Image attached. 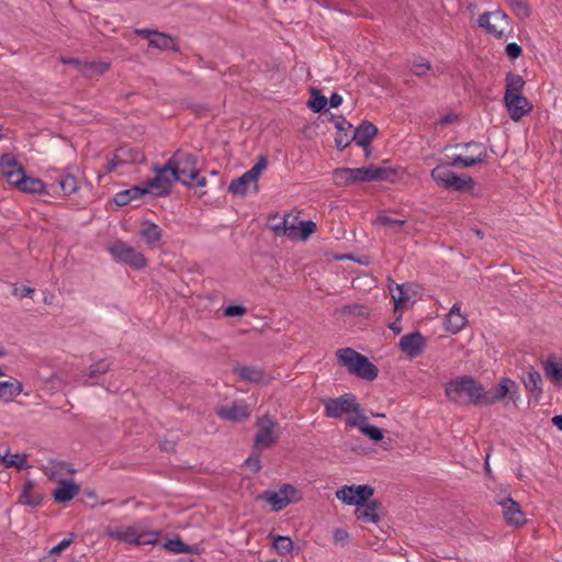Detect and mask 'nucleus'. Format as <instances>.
<instances>
[{
  "mask_svg": "<svg viewBox=\"0 0 562 562\" xmlns=\"http://www.w3.org/2000/svg\"><path fill=\"white\" fill-rule=\"evenodd\" d=\"M447 397L457 404L483 406L484 386L470 375L451 380L446 385Z\"/></svg>",
  "mask_w": 562,
  "mask_h": 562,
  "instance_id": "f257e3e1",
  "label": "nucleus"
},
{
  "mask_svg": "<svg viewBox=\"0 0 562 562\" xmlns=\"http://www.w3.org/2000/svg\"><path fill=\"white\" fill-rule=\"evenodd\" d=\"M334 176L339 183H359L367 181L393 180L396 170L391 167L367 166L361 168H338Z\"/></svg>",
  "mask_w": 562,
  "mask_h": 562,
  "instance_id": "f03ea898",
  "label": "nucleus"
},
{
  "mask_svg": "<svg viewBox=\"0 0 562 562\" xmlns=\"http://www.w3.org/2000/svg\"><path fill=\"white\" fill-rule=\"evenodd\" d=\"M103 533L113 540L135 547L155 544L160 536L159 531L146 530L137 525L106 526Z\"/></svg>",
  "mask_w": 562,
  "mask_h": 562,
  "instance_id": "7ed1b4c3",
  "label": "nucleus"
},
{
  "mask_svg": "<svg viewBox=\"0 0 562 562\" xmlns=\"http://www.w3.org/2000/svg\"><path fill=\"white\" fill-rule=\"evenodd\" d=\"M336 356L338 363L346 367L351 374L367 381L376 379L379 370L366 356L351 348L338 349Z\"/></svg>",
  "mask_w": 562,
  "mask_h": 562,
  "instance_id": "20e7f679",
  "label": "nucleus"
},
{
  "mask_svg": "<svg viewBox=\"0 0 562 562\" xmlns=\"http://www.w3.org/2000/svg\"><path fill=\"white\" fill-rule=\"evenodd\" d=\"M165 169H170L171 180H177L186 187H192L198 176L196 157L183 150H177L165 164Z\"/></svg>",
  "mask_w": 562,
  "mask_h": 562,
  "instance_id": "39448f33",
  "label": "nucleus"
},
{
  "mask_svg": "<svg viewBox=\"0 0 562 562\" xmlns=\"http://www.w3.org/2000/svg\"><path fill=\"white\" fill-rule=\"evenodd\" d=\"M267 159L265 156H260L257 162L240 177L233 179L228 186V192L233 195L244 196L249 190L250 184L254 186L257 192L258 180L262 171L267 168Z\"/></svg>",
  "mask_w": 562,
  "mask_h": 562,
  "instance_id": "423d86ee",
  "label": "nucleus"
},
{
  "mask_svg": "<svg viewBox=\"0 0 562 562\" xmlns=\"http://www.w3.org/2000/svg\"><path fill=\"white\" fill-rule=\"evenodd\" d=\"M259 498L269 503L273 512H280L292 503L302 499L301 492L292 484H282L277 491H265Z\"/></svg>",
  "mask_w": 562,
  "mask_h": 562,
  "instance_id": "0eeeda50",
  "label": "nucleus"
},
{
  "mask_svg": "<svg viewBox=\"0 0 562 562\" xmlns=\"http://www.w3.org/2000/svg\"><path fill=\"white\" fill-rule=\"evenodd\" d=\"M434 181L445 189L456 191H470L474 187V180L471 177L458 176L447 166H437L431 170Z\"/></svg>",
  "mask_w": 562,
  "mask_h": 562,
  "instance_id": "6e6552de",
  "label": "nucleus"
},
{
  "mask_svg": "<svg viewBox=\"0 0 562 562\" xmlns=\"http://www.w3.org/2000/svg\"><path fill=\"white\" fill-rule=\"evenodd\" d=\"M115 261L128 265L134 269H143L147 266V259L135 247L125 241L116 240L108 247Z\"/></svg>",
  "mask_w": 562,
  "mask_h": 562,
  "instance_id": "1a4fd4ad",
  "label": "nucleus"
},
{
  "mask_svg": "<svg viewBox=\"0 0 562 562\" xmlns=\"http://www.w3.org/2000/svg\"><path fill=\"white\" fill-rule=\"evenodd\" d=\"M477 25L496 38L505 37L510 27L509 18L502 10L482 13L477 19Z\"/></svg>",
  "mask_w": 562,
  "mask_h": 562,
  "instance_id": "9d476101",
  "label": "nucleus"
},
{
  "mask_svg": "<svg viewBox=\"0 0 562 562\" xmlns=\"http://www.w3.org/2000/svg\"><path fill=\"white\" fill-rule=\"evenodd\" d=\"M456 148H464L469 155H454L451 157V166L463 168H470L479 164H483L487 160L488 154L485 146L479 142H469L463 144H457Z\"/></svg>",
  "mask_w": 562,
  "mask_h": 562,
  "instance_id": "9b49d317",
  "label": "nucleus"
},
{
  "mask_svg": "<svg viewBox=\"0 0 562 562\" xmlns=\"http://www.w3.org/2000/svg\"><path fill=\"white\" fill-rule=\"evenodd\" d=\"M325 406V415L329 418H339L346 414L359 413L360 405L356 401V396L346 393L336 398H327L323 401Z\"/></svg>",
  "mask_w": 562,
  "mask_h": 562,
  "instance_id": "f8f14e48",
  "label": "nucleus"
},
{
  "mask_svg": "<svg viewBox=\"0 0 562 562\" xmlns=\"http://www.w3.org/2000/svg\"><path fill=\"white\" fill-rule=\"evenodd\" d=\"M506 397L514 404H517L520 398V393L517 383L510 378L504 376L499 380L494 393L484 390L483 406L494 405Z\"/></svg>",
  "mask_w": 562,
  "mask_h": 562,
  "instance_id": "ddd939ff",
  "label": "nucleus"
},
{
  "mask_svg": "<svg viewBox=\"0 0 562 562\" xmlns=\"http://www.w3.org/2000/svg\"><path fill=\"white\" fill-rule=\"evenodd\" d=\"M277 425V422L267 415L257 419V432L254 439L256 449H267L277 442L278 436L274 434Z\"/></svg>",
  "mask_w": 562,
  "mask_h": 562,
  "instance_id": "4468645a",
  "label": "nucleus"
},
{
  "mask_svg": "<svg viewBox=\"0 0 562 562\" xmlns=\"http://www.w3.org/2000/svg\"><path fill=\"white\" fill-rule=\"evenodd\" d=\"M217 416L226 422L243 423L250 417L251 408L245 401H235L216 408Z\"/></svg>",
  "mask_w": 562,
  "mask_h": 562,
  "instance_id": "2eb2a0df",
  "label": "nucleus"
},
{
  "mask_svg": "<svg viewBox=\"0 0 562 562\" xmlns=\"http://www.w3.org/2000/svg\"><path fill=\"white\" fill-rule=\"evenodd\" d=\"M426 346V338L420 331L406 334L402 336L398 341L400 350L411 360L419 357L424 352Z\"/></svg>",
  "mask_w": 562,
  "mask_h": 562,
  "instance_id": "dca6fc26",
  "label": "nucleus"
},
{
  "mask_svg": "<svg viewBox=\"0 0 562 562\" xmlns=\"http://www.w3.org/2000/svg\"><path fill=\"white\" fill-rule=\"evenodd\" d=\"M497 504L502 507V515L507 525L514 528H520L526 525L527 519L520 508V505L512 497L498 501Z\"/></svg>",
  "mask_w": 562,
  "mask_h": 562,
  "instance_id": "f3484780",
  "label": "nucleus"
},
{
  "mask_svg": "<svg viewBox=\"0 0 562 562\" xmlns=\"http://www.w3.org/2000/svg\"><path fill=\"white\" fill-rule=\"evenodd\" d=\"M504 102L507 108L509 117L514 122H518L532 110L528 99L522 94L504 98Z\"/></svg>",
  "mask_w": 562,
  "mask_h": 562,
  "instance_id": "a211bd4d",
  "label": "nucleus"
},
{
  "mask_svg": "<svg viewBox=\"0 0 562 562\" xmlns=\"http://www.w3.org/2000/svg\"><path fill=\"white\" fill-rule=\"evenodd\" d=\"M61 64L71 65L75 69H77L81 75L86 77H92L93 75H102L104 74L110 65L106 63H87L78 58H60Z\"/></svg>",
  "mask_w": 562,
  "mask_h": 562,
  "instance_id": "6ab92c4d",
  "label": "nucleus"
},
{
  "mask_svg": "<svg viewBox=\"0 0 562 562\" xmlns=\"http://www.w3.org/2000/svg\"><path fill=\"white\" fill-rule=\"evenodd\" d=\"M16 188L19 191L23 193L30 194H46V184L40 179L35 177L27 176L25 170L16 178V180L11 184Z\"/></svg>",
  "mask_w": 562,
  "mask_h": 562,
  "instance_id": "aec40b11",
  "label": "nucleus"
},
{
  "mask_svg": "<svg viewBox=\"0 0 562 562\" xmlns=\"http://www.w3.org/2000/svg\"><path fill=\"white\" fill-rule=\"evenodd\" d=\"M392 299L395 303L394 310H406L415 303V291L412 283L395 284V291L390 286Z\"/></svg>",
  "mask_w": 562,
  "mask_h": 562,
  "instance_id": "412c9836",
  "label": "nucleus"
},
{
  "mask_svg": "<svg viewBox=\"0 0 562 562\" xmlns=\"http://www.w3.org/2000/svg\"><path fill=\"white\" fill-rule=\"evenodd\" d=\"M24 170L14 155L3 154L0 157V172L11 186Z\"/></svg>",
  "mask_w": 562,
  "mask_h": 562,
  "instance_id": "4be33fe9",
  "label": "nucleus"
},
{
  "mask_svg": "<svg viewBox=\"0 0 562 562\" xmlns=\"http://www.w3.org/2000/svg\"><path fill=\"white\" fill-rule=\"evenodd\" d=\"M80 491V486L70 480H59L53 491V497L57 503H67L74 499Z\"/></svg>",
  "mask_w": 562,
  "mask_h": 562,
  "instance_id": "5701e85b",
  "label": "nucleus"
},
{
  "mask_svg": "<svg viewBox=\"0 0 562 562\" xmlns=\"http://www.w3.org/2000/svg\"><path fill=\"white\" fill-rule=\"evenodd\" d=\"M380 508L381 502L373 499L357 506L355 509V516L358 520L370 524H378L380 521Z\"/></svg>",
  "mask_w": 562,
  "mask_h": 562,
  "instance_id": "b1692460",
  "label": "nucleus"
},
{
  "mask_svg": "<svg viewBox=\"0 0 562 562\" xmlns=\"http://www.w3.org/2000/svg\"><path fill=\"white\" fill-rule=\"evenodd\" d=\"M525 389L530 392L536 398H539L543 393V382L540 373L532 367L527 368L521 376Z\"/></svg>",
  "mask_w": 562,
  "mask_h": 562,
  "instance_id": "393cba45",
  "label": "nucleus"
},
{
  "mask_svg": "<svg viewBox=\"0 0 562 562\" xmlns=\"http://www.w3.org/2000/svg\"><path fill=\"white\" fill-rule=\"evenodd\" d=\"M378 133V128L375 125L368 121H363L358 128L352 131V138H355V143L362 147L363 149L369 148L372 139Z\"/></svg>",
  "mask_w": 562,
  "mask_h": 562,
  "instance_id": "a878e982",
  "label": "nucleus"
},
{
  "mask_svg": "<svg viewBox=\"0 0 562 562\" xmlns=\"http://www.w3.org/2000/svg\"><path fill=\"white\" fill-rule=\"evenodd\" d=\"M43 471L49 480L56 482H59V480H66V475H70L75 472L69 463L58 460H49L44 465Z\"/></svg>",
  "mask_w": 562,
  "mask_h": 562,
  "instance_id": "bb28decb",
  "label": "nucleus"
},
{
  "mask_svg": "<svg viewBox=\"0 0 562 562\" xmlns=\"http://www.w3.org/2000/svg\"><path fill=\"white\" fill-rule=\"evenodd\" d=\"M296 222L297 217L291 214H285L278 223L271 225V229L277 236H285L292 240H296Z\"/></svg>",
  "mask_w": 562,
  "mask_h": 562,
  "instance_id": "cd10ccee",
  "label": "nucleus"
},
{
  "mask_svg": "<svg viewBox=\"0 0 562 562\" xmlns=\"http://www.w3.org/2000/svg\"><path fill=\"white\" fill-rule=\"evenodd\" d=\"M164 231L154 222L144 221L140 223L139 237L147 246L154 248L158 246L162 238Z\"/></svg>",
  "mask_w": 562,
  "mask_h": 562,
  "instance_id": "c85d7f7f",
  "label": "nucleus"
},
{
  "mask_svg": "<svg viewBox=\"0 0 562 562\" xmlns=\"http://www.w3.org/2000/svg\"><path fill=\"white\" fill-rule=\"evenodd\" d=\"M42 502L43 496L35 490V483L31 480L25 481L22 485L19 503L31 507H37Z\"/></svg>",
  "mask_w": 562,
  "mask_h": 562,
  "instance_id": "c756f323",
  "label": "nucleus"
},
{
  "mask_svg": "<svg viewBox=\"0 0 562 562\" xmlns=\"http://www.w3.org/2000/svg\"><path fill=\"white\" fill-rule=\"evenodd\" d=\"M144 195H146V189L143 188V184L134 186L117 192L113 201L117 206H125L131 202L139 201Z\"/></svg>",
  "mask_w": 562,
  "mask_h": 562,
  "instance_id": "7c9ffc66",
  "label": "nucleus"
},
{
  "mask_svg": "<svg viewBox=\"0 0 562 562\" xmlns=\"http://www.w3.org/2000/svg\"><path fill=\"white\" fill-rule=\"evenodd\" d=\"M170 179H172V175L170 173ZM177 182V180H161L157 176L153 179L147 180L143 188L146 189V194L154 192L157 196L168 195L170 193V189L172 183Z\"/></svg>",
  "mask_w": 562,
  "mask_h": 562,
  "instance_id": "2f4dec72",
  "label": "nucleus"
},
{
  "mask_svg": "<svg viewBox=\"0 0 562 562\" xmlns=\"http://www.w3.org/2000/svg\"><path fill=\"white\" fill-rule=\"evenodd\" d=\"M461 305L456 303L447 315L446 327L451 333L460 331L467 324L465 317L460 313Z\"/></svg>",
  "mask_w": 562,
  "mask_h": 562,
  "instance_id": "473e14b6",
  "label": "nucleus"
},
{
  "mask_svg": "<svg viewBox=\"0 0 562 562\" xmlns=\"http://www.w3.org/2000/svg\"><path fill=\"white\" fill-rule=\"evenodd\" d=\"M22 392V384L15 380L0 382V400L4 402L13 401Z\"/></svg>",
  "mask_w": 562,
  "mask_h": 562,
  "instance_id": "72a5a7b5",
  "label": "nucleus"
},
{
  "mask_svg": "<svg viewBox=\"0 0 562 562\" xmlns=\"http://www.w3.org/2000/svg\"><path fill=\"white\" fill-rule=\"evenodd\" d=\"M505 82L506 89L504 98L520 95L526 83L520 75L514 72H508L506 75Z\"/></svg>",
  "mask_w": 562,
  "mask_h": 562,
  "instance_id": "f704fd0d",
  "label": "nucleus"
},
{
  "mask_svg": "<svg viewBox=\"0 0 562 562\" xmlns=\"http://www.w3.org/2000/svg\"><path fill=\"white\" fill-rule=\"evenodd\" d=\"M546 376L559 386L562 385V363L549 358L543 364Z\"/></svg>",
  "mask_w": 562,
  "mask_h": 562,
  "instance_id": "c9c22d12",
  "label": "nucleus"
},
{
  "mask_svg": "<svg viewBox=\"0 0 562 562\" xmlns=\"http://www.w3.org/2000/svg\"><path fill=\"white\" fill-rule=\"evenodd\" d=\"M27 454L15 453L11 454L5 452L1 454V462L5 468H16L18 470L27 469L30 465L26 463Z\"/></svg>",
  "mask_w": 562,
  "mask_h": 562,
  "instance_id": "e433bc0d",
  "label": "nucleus"
},
{
  "mask_svg": "<svg viewBox=\"0 0 562 562\" xmlns=\"http://www.w3.org/2000/svg\"><path fill=\"white\" fill-rule=\"evenodd\" d=\"M149 46L162 50H177L172 37L166 33H160L158 31L154 32V36L150 37Z\"/></svg>",
  "mask_w": 562,
  "mask_h": 562,
  "instance_id": "4c0bfd02",
  "label": "nucleus"
},
{
  "mask_svg": "<svg viewBox=\"0 0 562 562\" xmlns=\"http://www.w3.org/2000/svg\"><path fill=\"white\" fill-rule=\"evenodd\" d=\"M234 372L237 373L240 379L249 382H261L265 376L263 371L257 367H240L236 368Z\"/></svg>",
  "mask_w": 562,
  "mask_h": 562,
  "instance_id": "58836bf2",
  "label": "nucleus"
},
{
  "mask_svg": "<svg viewBox=\"0 0 562 562\" xmlns=\"http://www.w3.org/2000/svg\"><path fill=\"white\" fill-rule=\"evenodd\" d=\"M374 223L386 227L393 233H400L402 228L406 225L405 220L393 218L386 214H379Z\"/></svg>",
  "mask_w": 562,
  "mask_h": 562,
  "instance_id": "ea45409f",
  "label": "nucleus"
},
{
  "mask_svg": "<svg viewBox=\"0 0 562 562\" xmlns=\"http://www.w3.org/2000/svg\"><path fill=\"white\" fill-rule=\"evenodd\" d=\"M56 181L65 195H70L78 190V180L72 175L63 173L58 176Z\"/></svg>",
  "mask_w": 562,
  "mask_h": 562,
  "instance_id": "a19ab883",
  "label": "nucleus"
},
{
  "mask_svg": "<svg viewBox=\"0 0 562 562\" xmlns=\"http://www.w3.org/2000/svg\"><path fill=\"white\" fill-rule=\"evenodd\" d=\"M327 102V98L323 95L319 90L313 89L311 93V99L307 101V106L313 112L318 113L325 109Z\"/></svg>",
  "mask_w": 562,
  "mask_h": 562,
  "instance_id": "79ce46f5",
  "label": "nucleus"
},
{
  "mask_svg": "<svg viewBox=\"0 0 562 562\" xmlns=\"http://www.w3.org/2000/svg\"><path fill=\"white\" fill-rule=\"evenodd\" d=\"M356 497V507L370 502L369 498L374 494V488L370 485H351Z\"/></svg>",
  "mask_w": 562,
  "mask_h": 562,
  "instance_id": "37998d69",
  "label": "nucleus"
},
{
  "mask_svg": "<svg viewBox=\"0 0 562 562\" xmlns=\"http://www.w3.org/2000/svg\"><path fill=\"white\" fill-rule=\"evenodd\" d=\"M273 548L279 554H288L293 550V541L288 536H276L273 538Z\"/></svg>",
  "mask_w": 562,
  "mask_h": 562,
  "instance_id": "c03bdc74",
  "label": "nucleus"
},
{
  "mask_svg": "<svg viewBox=\"0 0 562 562\" xmlns=\"http://www.w3.org/2000/svg\"><path fill=\"white\" fill-rule=\"evenodd\" d=\"M165 547L173 553H198L195 548L186 544L180 538L169 540Z\"/></svg>",
  "mask_w": 562,
  "mask_h": 562,
  "instance_id": "a18cd8bd",
  "label": "nucleus"
},
{
  "mask_svg": "<svg viewBox=\"0 0 562 562\" xmlns=\"http://www.w3.org/2000/svg\"><path fill=\"white\" fill-rule=\"evenodd\" d=\"M297 239L306 240L316 231V224L312 221L296 222Z\"/></svg>",
  "mask_w": 562,
  "mask_h": 562,
  "instance_id": "49530a36",
  "label": "nucleus"
},
{
  "mask_svg": "<svg viewBox=\"0 0 562 562\" xmlns=\"http://www.w3.org/2000/svg\"><path fill=\"white\" fill-rule=\"evenodd\" d=\"M352 486H342L341 488L336 491V497L347 505L356 506V497Z\"/></svg>",
  "mask_w": 562,
  "mask_h": 562,
  "instance_id": "de8ad7c7",
  "label": "nucleus"
},
{
  "mask_svg": "<svg viewBox=\"0 0 562 562\" xmlns=\"http://www.w3.org/2000/svg\"><path fill=\"white\" fill-rule=\"evenodd\" d=\"M110 370V364L105 360H100L90 366L88 371L89 378H97L101 374L106 373Z\"/></svg>",
  "mask_w": 562,
  "mask_h": 562,
  "instance_id": "09e8293b",
  "label": "nucleus"
},
{
  "mask_svg": "<svg viewBox=\"0 0 562 562\" xmlns=\"http://www.w3.org/2000/svg\"><path fill=\"white\" fill-rule=\"evenodd\" d=\"M330 120L334 122L335 127L338 130V134L352 133L353 126L344 116H336L331 114Z\"/></svg>",
  "mask_w": 562,
  "mask_h": 562,
  "instance_id": "8fccbe9b",
  "label": "nucleus"
},
{
  "mask_svg": "<svg viewBox=\"0 0 562 562\" xmlns=\"http://www.w3.org/2000/svg\"><path fill=\"white\" fill-rule=\"evenodd\" d=\"M361 434L369 437L373 441H380L383 439V431L380 428L369 424L361 427Z\"/></svg>",
  "mask_w": 562,
  "mask_h": 562,
  "instance_id": "3c124183",
  "label": "nucleus"
},
{
  "mask_svg": "<svg viewBox=\"0 0 562 562\" xmlns=\"http://www.w3.org/2000/svg\"><path fill=\"white\" fill-rule=\"evenodd\" d=\"M430 68H431V66L428 60L418 58L412 65V72L415 76H424L430 70Z\"/></svg>",
  "mask_w": 562,
  "mask_h": 562,
  "instance_id": "603ef678",
  "label": "nucleus"
},
{
  "mask_svg": "<svg viewBox=\"0 0 562 562\" xmlns=\"http://www.w3.org/2000/svg\"><path fill=\"white\" fill-rule=\"evenodd\" d=\"M351 142H355V138H352V133H341L335 137V144L339 150H344L347 146L350 145Z\"/></svg>",
  "mask_w": 562,
  "mask_h": 562,
  "instance_id": "864d4df0",
  "label": "nucleus"
},
{
  "mask_svg": "<svg viewBox=\"0 0 562 562\" xmlns=\"http://www.w3.org/2000/svg\"><path fill=\"white\" fill-rule=\"evenodd\" d=\"M74 539H75V535L70 533L69 538L61 540L57 546L53 547L49 550L48 554L49 555L60 554L61 551H64L66 548H68L74 542Z\"/></svg>",
  "mask_w": 562,
  "mask_h": 562,
  "instance_id": "5fc2aeb1",
  "label": "nucleus"
},
{
  "mask_svg": "<svg viewBox=\"0 0 562 562\" xmlns=\"http://www.w3.org/2000/svg\"><path fill=\"white\" fill-rule=\"evenodd\" d=\"M246 313V308L241 305H229L224 308V316L226 317H235V316H243Z\"/></svg>",
  "mask_w": 562,
  "mask_h": 562,
  "instance_id": "6e6d98bb",
  "label": "nucleus"
},
{
  "mask_svg": "<svg viewBox=\"0 0 562 562\" xmlns=\"http://www.w3.org/2000/svg\"><path fill=\"white\" fill-rule=\"evenodd\" d=\"M348 541H349V533L347 530L339 528L334 531V542L336 544H340V546L345 547V546H347Z\"/></svg>",
  "mask_w": 562,
  "mask_h": 562,
  "instance_id": "4d7b16f0",
  "label": "nucleus"
},
{
  "mask_svg": "<svg viewBox=\"0 0 562 562\" xmlns=\"http://www.w3.org/2000/svg\"><path fill=\"white\" fill-rule=\"evenodd\" d=\"M505 52L509 58L516 59L521 55L522 49L518 44L509 43L506 45Z\"/></svg>",
  "mask_w": 562,
  "mask_h": 562,
  "instance_id": "13d9d810",
  "label": "nucleus"
},
{
  "mask_svg": "<svg viewBox=\"0 0 562 562\" xmlns=\"http://www.w3.org/2000/svg\"><path fill=\"white\" fill-rule=\"evenodd\" d=\"M245 465L248 467L254 473H257L261 470V462L258 456L249 457L245 460Z\"/></svg>",
  "mask_w": 562,
  "mask_h": 562,
  "instance_id": "bf43d9fd",
  "label": "nucleus"
},
{
  "mask_svg": "<svg viewBox=\"0 0 562 562\" xmlns=\"http://www.w3.org/2000/svg\"><path fill=\"white\" fill-rule=\"evenodd\" d=\"M344 313L346 314H351V315H357V316H361V315H364L367 314L366 313V307L362 306V305H358V304H355V305H346L344 307Z\"/></svg>",
  "mask_w": 562,
  "mask_h": 562,
  "instance_id": "052dcab7",
  "label": "nucleus"
},
{
  "mask_svg": "<svg viewBox=\"0 0 562 562\" xmlns=\"http://www.w3.org/2000/svg\"><path fill=\"white\" fill-rule=\"evenodd\" d=\"M367 420L368 418L364 415H358L357 417L348 420V426L357 427L361 431V427L368 424Z\"/></svg>",
  "mask_w": 562,
  "mask_h": 562,
  "instance_id": "680f3d73",
  "label": "nucleus"
},
{
  "mask_svg": "<svg viewBox=\"0 0 562 562\" xmlns=\"http://www.w3.org/2000/svg\"><path fill=\"white\" fill-rule=\"evenodd\" d=\"M154 171L158 178L161 180H170V169H165L164 166H155Z\"/></svg>",
  "mask_w": 562,
  "mask_h": 562,
  "instance_id": "e2e57ef3",
  "label": "nucleus"
},
{
  "mask_svg": "<svg viewBox=\"0 0 562 562\" xmlns=\"http://www.w3.org/2000/svg\"><path fill=\"white\" fill-rule=\"evenodd\" d=\"M401 319H402V313L398 315V317L392 323L390 324V329L395 334V335H398L402 330H403V327H402V324H401Z\"/></svg>",
  "mask_w": 562,
  "mask_h": 562,
  "instance_id": "0e129e2a",
  "label": "nucleus"
},
{
  "mask_svg": "<svg viewBox=\"0 0 562 562\" xmlns=\"http://www.w3.org/2000/svg\"><path fill=\"white\" fill-rule=\"evenodd\" d=\"M155 30H148V29H136L135 33L144 38H147L148 42H150V37L154 36Z\"/></svg>",
  "mask_w": 562,
  "mask_h": 562,
  "instance_id": "69168bd1",
  "label": "nucleus"
},
{
  "mask_svg": "<svg viewBox=\"0 0 562 562\" xmlns=\"http://www.w3.org/2000/svg\"><path fill=\"white\" fill-rule=\"evenodd\" d=\"M342 103V97L338 93H333L329 98L330 108H338Z\"/></svg>",
  "mask_w": 562,
  "mask_h": 562,
  "instance_id": "338daca9",
  "label": "nucleus"
},
{
  "mask_svg": "<svg viewBox=\"0 0 562 562\" xmlns=\"http://www.w3.org/2000/svg\"><path fill=\"white\" fill-rule=\"evenodd\" d=\"M515 7L520 15H522V16L529 15V8L524 2L517 1V2H515Z\"/></svg>",
  "mask_w": 562,
  "mask_h": 562,
  "instance_id": "774afa93",
  "label": "nucleus"
}]
</instances>
